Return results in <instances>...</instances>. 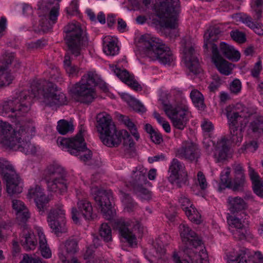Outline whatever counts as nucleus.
I'll return each mask as SVG.
<instances>
[{"mask_svg": "<svg viewBox=\"0 0 263 263\" xmlns=\"http://www.w3.org/2000/svg\"><path fill=\"white\" fill-rule=\"evenodd\" d=\"M37 98L46 105H62L66 103L67 99L63 93L54 83L45 80L34 82L30 90H24L12 99L3 102L0 104V115L4 116L10 112L15 116H23L30 108L31 98Z\"/></svg>", "mask_w": 263, "mask_h": 263, "instance_id": "nucleus-1", "label": "nucleus"}, {"mask_svg": "<svg viewBox=\"0 0 263 263\" xmlns=\"http://www.w3.org/2000/svg\"><path fill=\"white\" fill-rule=\"evenodd\" d=\"M35 127L32 125L19 124L14 129L10 124L0 122V142L5 146L25 154H33L35 147L30 142Z\"/></svg>", "mask_w": 263, "mask_h": 263, "instance_id": "nucleus-2", "label": "nucleus"}, {"mask_svg": "<svg viewBox=\"0 0 263 263\" xmlns=\"http://www.w3.org/2000/svg\"><path fill=\"white\" fill-rule=\"evenodd\" d=\"M64 31L66 33L64 40L68 47L67 53L64 60V67L69 76L73 77L78 72L79 69L77 66L71 64L69 54L75 57L80 55L82 47L87 43V37L83 35L80 24L77 22L68 24L64 27Z\"/></svg>", "mask_w": 263, "mask_h": 263, "instance_id": "nucleus-3", "label": "nucleus"}, {"mask_svg": "<svg viewBox=\"0 0 263 263\" xmlns=\"http://www.w3.org/2000/svg\"><path fill=\"white\" fill-rule=\"evenodd\" d=\"M139 44L143 54L152 60H158L164 65L170 64L173 61V54L169 47L161 43L159 39L145 34L140 37Z\"/></svg>", "mask_w": 263, "mask_h": 263, "instance_id": "nucleus-4", "label": "nucleus"}, {"mask_svg": "<svg viewBox=\"0 0 263 263\" xmlns=\"http://www.w3.org/2000/svg\"><path fill=\"white\" fill-rule=\"evenodd\" d=\"M156 15L160 26L175 28L178 26V16L180 11L179 0H162L155 5Z\"/></svg>", "mask_w": 263, "mask_h": 263, "instance_id": "nucleus-5", "label": "nucleus"}, {"mask_svg": "<svg viewBox=\"0 0 263 263\" xmlns=\"http://www.w3.org/2000/svg\"><path fill=\"white\" fill-rule=\"evenodd\" d=\"M97 128L103 143L110 147L117 145L120 142L117 137L119 135H117L119 131L117 130L111 117L105 113L99 114L97 116Z\"/></svg>", "mask_w": 263, "mask_h": 263, "instance_id": "nucleus-6", "label": "nucleus"}, {"mask_svg": "<svg viewBox=\"0 0 263 263\" xmlns=\"http://www.w3.org/2000/svg\"><path fill=\"white\" fill-rule=\"evenodd\" d=\"M97 128L103 143L110 147L117 145L120 142L117 137L119 135H117L119 131L117 130L111 117L105 113L99 114L97 116Z\"/></svg>", "mask_w": 263, "mask_h": 263, "instance_id": "nucleus-7", "label": "nucleus"}, {"mask_svg": "<svg viewBox=\"0 0 263 263\" xmlns=\"http://www.w3.org/2000/svg\"><path fill=\"white\" fill-rule=\"evenodd\" d=\"M96 80L94 72L89 71L84 75L81 80L73 86L70 91L72 94L79 97L80 102L88 104L95 98L93 87L96 86Z\"/></svg>", "mask_w": 263, "mask_h": 263, "instance_id": "nucleus-8", "label": "nucleus"}, {"mask_svg": "<svg viewBox=\"0 0 263 263\" xmlns=\"http://www.w3.org/2000/svg\"><path fill=\"white\" fill-rule=\"evenodd\" d=\"M91 191L94 194L93 198L96 202V206L100 210L104 218L108 220L113 219L116 212L111 204L112 196L111 191L100 190L97 185H95L92 186Z\"/></svg>", "mask_w": 263, "mask_h": 263, "instance_id": "nucleus-9", "label": "nucleus"}, {"mask_svg": "<svg viewBox=\"0 0 263 263\" xmlns=\"http://www.w3.org/2000/svg\"><path fill=\"white\" fill-rule=\"evenodd\" d=\"M65 171L58 165L53 164L47 167L45 180L50 191L63 194L67 191V180L65 179Z\"/></svg>", "mask_w": 263, "mask_h": 263, "instance_id": "nucleus-10", "label": "nucleus"}, {"mask_svg": "<svg viewBox=\"0 0 263 263\" xmlns=\"http://www.w3.org/2000/svg\"><path fill=\"white\" fill-rule=\"evenodd\" d=\"M82 133V129H81L74 137L71 139L59 138L57 143L62 145L63 147L68 148L69 153L75 156L79 155L81 152L87 151V154L81 155L80 157L81 160L85 162L91 158L92 154L90 150L87 149Z\"/></svg>", "mask_w": 263, "mask_h": 263, "instance_id": "nucleus-11", "label": "nucleus"}, {"mask_svg": "<svg viewBox=\"0 0 263 263\" xmlns=\"http://www.w3.org/2000/svg\"><path fill=\"white\" fill-rule=\"evenodd\" d=\"M228 107L227 117L229 121L230 130V139L232 143L237 144L241 142L242 139V120L247 118L248 116L245 114V110L240 112L230 110Z\"/></svg>", "mask_w": 263, "mask_h": 263, "instance_id": "nucleus-12", "label": "nucleus"}, {"mask_svg": "<svg viewBox=\"0 0 263 263\" xmlns=\"http://www.w3.org/2000/svg\"><path fill=\"white\" fill-rule=\"evenodd\" d=\"M0 174L6 182L7 191L9 194H18L22 192L18 175L9 162L3 158H0Z\"/></svg>", "mask_w": 263, "mask_h": 263, "instance_id": "nucleus-13", "label": "nucleus"}, {"mask_svg": "<svg viewBox=\"0 0 263 263\" xmlns=\"http://www.w3.org/2000/svg\"><path fill=\"white\" fill-rule=\"evenodd\" d=\"M115 224L121 235L130 246L136 242L137 235L139 237L143 231L142 228L137 221L129 222L121 219L117 220Z\"/></svg>", "mask_w": 263, "mask_h": 263, "instance_id": "nucleus-14", "label": "nucleus"}, {"mask_svg": "<svg viewBox=\"0 0 263 263\" xmlns=\"http://www.w3.org/2000/svg\"><path fill=\"white\" fill-rule=\"evenodd\" d=\"M47 221L50 228L57 235L65 233L68 229L65 218V211L62 205L59 206L50 210L47 217Z\"/></svg>", "mask_w": 263, "mask_h": 263, "instance_id": "nucleus-15", "label": "nucleus"}, {"mask_svg": "<svg viewBox=\"0 0 263 263\" xmlns=\"http://www.w3.org/2000/svg\"><path fill=\"white\" fill-rule=\"evenodd\" d=\"M47 221L50 228L57 235L65 233L68 229L65 218V211L62 205L59 206L50 210L47 217Z\"/></svg>", "mask_w": 263, "mask_h": 263, "instance_id": "nucleus-16", "label": "nucleus"}, {"mask_svg": "<svg viewBox=\"0 0 263 263\" xmlns=\"http://www.w3.org/2000/svg\"><path fill=\"white\" fill-rule=\"evenodd\" d=\"M231 169L226 168L220 174L219 189L229 188L234 192L242 191L246 182L245 173L234 175L233 180L230 177Z\"/></svg>", "mask_w": 263, "mask_h": 263, "instance_id": "nucleus-17", "label": "nucleus"}, {"mask_svg": "<svg viewBox=\"0 0 263 263\" xmlns=\"http://www.w3.org/2000/svg\"><path fill=\"white\" fill-rule=\"evenodd\" d=\"M162 103L164 107V111L171 120L173 126L179 129H183L187 122L186 114L187 108L182 106L173 107Z\"/></svg>", "mask_w": 263, "mask_h": 263, "instance_id": "nucleus-18", "label": "nucleus"}, {"mask_svg": "<svg viewBox=\"0 0 263 263\" xmlns=\"http://www.w3.org/2000/svg\"><path fill=\"white\" fill-rule=\"evenodd\" d=\"M184 168V165L177 159L173 160L169 168L168 180L172 184L175 183L178 187H181L187 182V173Z\"/></svg>", "mask_w": 263, "mask_h": 263, "instance_id": "nucleus-19", "label": "nucleus"}, {"mask_svg": "<svg viewBox=\"0 0 263 263\" xmlns=\"http://www.w3.org/2000/svg\"><path fill=\"white\" fill-rule=\"evenodd\" d=\"M92 206L91 203L86 199L79 200L77 208H72L71 215L73 221L77 223L81 217L86 220H93L96 217V215L92 213Z\"/></svg>", "mask_w": 263, "mask_h": 263, "instance_id": "nucleus-20", "label": "nucleus"}, {"mask_svg": "<svg viewBox=\"0 0 263 263\" xmlns=\"http://www.w3.org/2000/svg\"><path fill=\"white\" fill-rule=\"evenodd\" d=\"M177 155L191 162H197L200 157V151L198 145L192 141H184L177 151Z\"/></svg>", "mask_w": 263, "mask_h": 263, "instance_id": "nucleus-21", "label": "nucleus"}, {"mask_svg": "<svg viewBox=\"0 0 263 263\" xmlns=\"http://www.w3.org/2000/svg\"><path fill=\"white\" fill-rule=\"evenodd\" d=\"M29 199H33L40 214H43L47 210L49 198L46 196L40 186L36 185L30 188L27 194Z\"/></svg>", "mask_w": 263, "mask_h": 263, "instance_id": "nucleus-22", "label": "nucleus"}, {"mask_svg": "<svg viewBox=\"0 0 263 263\" xmlns=\"http://www.w3.org/2000/svg\"><path fill=\"white\" fill-rule=\"evenodd\" d=\"M212 62L220 72L226 76L231 74L234 65L222 57L216 44L212 45Z\"/></svg>", "mask_w": 263, "mask_h": 263, "instance_id": "nucleus-23", "label": "nucleus"}, {"mask_svg": "<svg viewBox=\"0 0 263 263\" xmlns=\"http://www.w3.org/2000/svg\"><path fill=\"white\" fill-rule=\"evenodd\" d=\"M179 229L182 241L185 244L183 249L185 246L196 249V247L201 246V240L188 226L185 224H181L179 226Z\"/></svg>", "mask_w": 263, "mask_h": 263, "instance_id": "nucleus-24", "label": "nucleus"}, {"mask_svg": "<svg viewBox=\"0 0 263 263\" xmlns=\"http://www.w3.org/2000/svg\"><path fill=\"white\" fill-rule=\"evenodd\" d=\"M184 60L191 72L197 74L202 71L197 53L192 47L184 51Z\"/></svg>", "mask_w": 263, "mask_h": 263, "instance_id": "nucleus-25", "label": "nucleus"}, {"mask_svg": "<svg viewBox=\"0 0 263 263\" xmlns=\"http://www.w3.org/2000/svg\"><path fill=\"white\" fill-rule=\"evenodd\" d=\"M197 248H191L185 246L183 251L191 260L190 263H209L208 255L206 251L203 249L198 252Z\"/></svg>", "mask_w": 263, "mask_h": 263, "instance_id": "nucleus-26", "label": "nucleus"}, {"mask_svg": "<svg viewBox=\"0 0 263 263\" xmlns=\"http://www.w3.org/2000/svg\"><path fill=\"white\" fill-rule=\"evenodd\" d=\"M228 222L230 226L236 229L233 232L234 238L239 240L247 238L249 235L248 228L242 223L240 219L230 216L228 218Z\"/></svg>", "mask_w": 263, "mask_h": 263, "instance_id": "nucleus-27", "label": "nucleus"}, {"mask_svg": "<svg viewBox=\"0 0 263 263\" xmlns=\"http://www.w3.org/2000/svg\"><path fill=\"white\" fill-rule=\"evenodd\" d=\"M113 70L116 75L123 82L136 91L141 90V85L134 79V76L130 75L126 69H121L116 66Z\"/></svg>", "mask_w": 263, "mask_h": 263, "instance_id": "nucleus-28", "label": "nucleus"}, {"mask_svg": "<svg viewBox=\"0 0 263 263\" xmlns=\"http://www.w3.org/2000/svg\"><path fill=\"white\" fill-rule=\"evenodd\" d=\"M119 135L118 139H119V143L116 146H112V147H117L121 142V140L123 139V147L126 154H128L129 156H132L135 152V143L133 141L132 137L130 134L126 130H119L117 135Z\"/></svg>", "mask_w": 263, "mask_h": 263, "instance_id": "nucleus-29", "label": "nucleus"}, {"mask_svg": "<svg viewBox=\"0 0 263 263\" xmlns=\"http://www.w3.org/2000/svg\"><path fill=\"white\" fill-rule=\"evenodd\" d=\"M79 250L78 242L76 239L69 238L64 242L62 253L59 256L62 261H65L66 258L71 257Z\"/></svg>", "mask_w": 263, "mask_h": 263, "instance_id": "nucleus-30", "label": "nucleus"}, {"mask_svg": "<svg viewBox=\"0 0 263 263\" xmlns=\"http://www.w3.org/2000/svg\"><path fill=\"white\" fill-rule=\"evenodd\" d=\"M214 157L217 162H221L227 159L229 147L224 139L217 141L215 146Z\"/></svg>", "mask_w": 263, "mask_h": 263, "instance_id": "nucleus-31", "label": "nucleus"}, {"mask_svg": "<svg viewBox=\"0 0 263 263\" xmlns=\"http://www.w3.org/2000/svg\"><path fill=\"white\" fill-rule=\"evenodd\" d=\"M228 203V209L232 214L238 213L247 208L246 201L239 197H229Z\"/></svg>", "mask_w": 263, "mask_h": 263, "instance_id": "nucleus-32", "label": "nucleus"}, {"mask_svg": "<svg viewBox=\"0 0 263 263\" xmlns=\"http://www.w3.org/2000/svg\"><path fill=\"white\" fill-rule=\"evenodd\" d=\"M249 175L252 182L254 192L258 196L263 197V182L260 180L259 175L251 167L249 166Z\"/></svg>", "mask_w": 263, "mask_h": 263, "instance_id": "nucleus-33", "label": "nucleus"}, {"mask_svg": "<svg viewBox=\"0 0 263 263\" xmlns=\"http://www.w3.org/2000/svg\"><path fill=\"white\" fill-rule=\"evenodd\" d=\"M220 50L223 56L229 60L238 61L240 59V53L238 51L235 50L232 46L224 42L220 43Z\"/></svg>", "mask_w": 263, "mask_h": 263, "instance_id": "nucleus-34", "label": "nucleus"}, {"mask_svg": "<svg viewBox=\"0 0 263 263\" xmlns=\"http://www.w3.org/2000/svg\"><path fill=\"white\" fill-rule=\"evenodd\" d=\"M221 32L218 27H214L210 30H208L204 35V45L203 47L208 50V45L215 44L213 42L217 41L218 39L219 34Z\"/></svg>", "mask_w": 263, "mask_h": 263, "instance_id": "nucleus-35", "label": "nucleus"}, {"mask_svg": "<svg viewBox=\"0 0 263 263\" xmlns=\"http://www.w3.org/2000/svg\"><path fill=\"white\" fill-rule=\"evenodd\" d=\"M179 201L182 210L185 211L186 215L188 217H190L191 220L197 224L200 223L201 222L200 219L197 218H195L193 216L192 211L190 208H192L193 210L194 208H192L193 205L191 204L189 199L185 197H181L179 199Z\"/></svg>", "mask_w": 263, "mask_h": 263, "instance_id": "nucleus-36", "label": "nucleus"}, {"mask_svg": "<svg viewBox=\"0 0 263 263\" xmlns=\"http://www.w3.org/2000/svg\"><path fill=\"white\" fill-rule=\"evenodd\" d=\"M57 129L59 134L64 135L69 132H73L74 127L71 122H68L66 120L62 119L58 122Z\"/></svg>", "mask_w": 263, "mask_h": 263, "instance_id": "nucleus-37", "label": "nucleus"}, {"mask_svg": "<svg viewBox=\"0 0 263 263\" xmlns=\"http://www.w3.org/2000/svg\"><path fill=\"white\" fill-rule=\"evenodd\" d=\"M22 238L21 242L24 249L26 250L34 249L37 241L34 235L27 233L25 234L24 237Z\"/></svg>", "mask_w": 263, "mask_h": 263, "instance_id": "nucleus-38", "label": "nucleus"}, {"mask_svg": "<svg viewBox=\"0 0 263 263\" xmlns=\"http://www.w3.org/2000/svg\"><path fill=\"white\" fill-rule=\"evenodd\" d=\"M119 120L122 121L128 127L133 136L138 140L139 139V135L137 132V128L129 117L120 115L119 116Z\"/></svg>", "mask_w": 263, "mask_h": 263, "instance_id": "nucleus-39", "label": "nucleus"}, {"mask_svg": "<svg viewBox=\"0 0 263 263\" xmlns=\"http://www.w3.org/2000/svg\"><path fill=\"white\" fill-rule=\"evenodd\" d=\"M191 98L195 105L200 110H203L205 107L202 95L197 90H194L190 94Z\"/></svg>", "mask_w": 263, "mask_h": 263, "instance_id": "nucleus-40", "label": "nucleus"}, {"mask_svg": "<svg viewBox=\"0 0 263 263\" xmlns=\"http://www.w3.org/2000/svg\"><path fill=\"white\" fill-rule=\"evenodd\" d=\"M133 173L132 178L134 188L137 185H143L146 184L147 180L145 172L133 171Z\"/></svg>", "mask_w": 263, "mask_h": 263, "instance_id": "nucleus-41", "label": "nucleus"}, {"mask_svg": "<svg viewBox=\"0 0 263 263\" xmlns=\"http://www.w3.org/2000/svg\"><path fill=\"white\" fill-rule=\"evenodd\" d=\"M14 59V53L5 52L0 61V70H8L9 65L12 64Z\"/></svg>", "mask_w": 263, "mask_h": 263, "instance_id": "nucleus-42", "label": "nucleus"}, {"mask_svg": "<svg viewBox=\"0 0 263 263\" xmlns=\"http://www.w3.org/2000/svg\"><path fill=\"white\" fill-rule=\"evenodd\" d=\"M14 77L7 70H0V87L9 85L13 80Z\"/></svg>", "mask_w": 263, "mask_h": 263, "instance_id": "nucleus-43", "label": "nucleus"}, {"mask_svg": "<svg viewBox=\"0 0 263 263\" xmlns=\"http://www.w3.org/2000/svg\"><path fill=\"white\" fill-rule=\"evenodd\" d=\"M99 235L106 242L112 240L111 230L108 223H103L101 224L99 230Z\"/></svg>", "mask_w": 263, "mask_h": 263, "instance_id": "nucleus-44", "label": "nucleus"}, {"mask_svg": "<svg viewBox=\"0 0 263 263\" xmlns=\"http://www.w3.org/2000/svg\"><path fill=\"white\" fill-rule=\"evenodd\" d=\"M250 128L253 133L261 134L263 132V117L259 116L250 123Z\"/></svg>", "mask_w": 263, "mask_h": 263, "instance_id": "nucleus-45", "label": "nucleus"}, {"mask_svg": "<svg viewBox=\"0 0 263 263\" xmlns=\"http://www.w3.org/2000/svg\"><path fill=\"white\" fill-rule=\"evenodd\" d=\"M228 262L229 263H247L246 253L241 252L235 256L232 255L228 256Z\"/></svg>", "mask_w": 263, "mask_h": 263, "instance_id": "nucleus-46", "label": "nucleus"}, {"mask_svg": "<svg viewBox=\"0 0 263 263\" xmlns=\"http://www.w3.org/2000/svg\"><path fill=\"white\" fill-rule=\"evenodd\" d=\"M119 48L114 41L109 42L104 47V52L107 55H114L118 51Z\"/></svg>", "mask_w": 263, "mask_h": 263, "instance_id": "nucleus-47", "label": "nucleus"}, {"mask_svg": "<svg viewBox=\"0 0 263 263\" xmlns=\"http://www.w3.org/2000/svg\"><path fill=\"white\" fill-rule=\"evenodd\" d=\"M16 219L20 223H26L30 218V214L27 209H25L21 212L16 213Z\"/></svg>", "mask_w": 263, "mask_h": 263, "instance_id": "nucleus-48", "label": "nucleus"}, {"mask_svg": "<svg viewBox=\"0 0 263 263\" xmlns=\"http://www.w3.org/2000/svg\"><path fill=\"white\" fill-rule=\"evenodd\" d=\"M230 35L233 40L240 43H244L246 40L245 34L238 30L232 31Z\"/></svg>", "mask_w": 263, "mask_h": 263, "instance_id": "nucleus-49", "label": "nucleus"}, {"mask_svg": "<svg viewBox=\"0 0 263 263\" xmlns=\"http://www.w3.org/2000/svg\"><path fill=\"white\" fill-rule=\"evenodd\" d=\"M134 190L144 199H148L151 197L149 191L147 189L144 187L143 185L136 186Z\"/></svg>", "mask_w": 263, "mask_h": 263, "instance_id": "nucleus-50", "label": "nucleus"}, {"mask_svg": "<svg viewBox=\"0 0 263 263\" xmlns=\"http://www.w3.org/2000/svg\"><path fill=\"white\" fill-rule=\"evenodd\" d=\"M254 3L256 7V8H254V11L255 12L254 20L258 21L261 17L262 10L260 7L262 5L263 1L262 0H254Z\"/></svg>", "mask_w": 263, "mask_h": 263, "instance_id": "nucleus-51", "label": "nucleus"}, {"mask_svg": "<svg viewBox=\"0 0 263 263\" xmlns=\"http://www.w3.org/2000/svg\"><path fill=\"white\" fill-rule=\"evenodd\" d=\"M130 105L133 107L134 110L139 113L142 114L146 110L144 105L137 100H133L131 101Z\"/></svg>", "mask_w": 263, "mask_h": 263, "instance_id": "nucleus-52", "label": "nucleus"}, {"mask_svg": "<svg viewBox=\"0 0 263 263\" xmlns=\"http://www.w3.org/2000/svg\"><path fill=\"white\" fill-rule=\"evenodd\" d=\"M220 79L218 76H214L213 81L210 83L208 88L211 92H215L221 85Z\"/></svg>", "mask_w": 263, "mask_h": 263, "instance_id": "nucleus-53", "label": "nucleus"}, {"mask_svg": "<svg viewBox=\"0 0 263 263\" xmlns=\"http://www.w3.org/2000/svg\"><path fill=\"white\" fill-rule=\"evenodd\" d=\"M203 147L206 151L208 155L211 154L213 151V147L214 146V143L212 140L209 138H205L203 141Z\"/></svg>", "mask_w": 263, "mask_h": 263, "instance_id": "nucleus-54", "label": "nucleus"}, {"mask_svg": "<svg viewBox=\"0 0 263 263\" xmlns=\"http://www.w3.org/2000/svg\"><path fill=\"white\" fill-rule=\"evenodd\" d=\"M241 88V82L238 79L234 80L230 85V90L232 92L234 93H237L240 92Z\"/></svg>", "mask_w": 263, "mask_h": 263, "instance_id": "nucleus-55", "label": "nucleus"}, {"mask_svg": "<svg viewBox=\"0 0 263 263\" xmlns=\"http://www.w3.org/2000/svg\"><path fill=\"white\" fill-rule=\"evenodd\" d=\"M20 263H45L42 261L40 258L32 257L27 254L24 256L23 260Z\"/></svg>", "mask_w": 263, "mask_h": 263, "instance_id": "nucleus-56", "label": "nucleus"}, {"mask_svg": "<svg viewBox=\"0 0 263 263\" xmlns=\"http://www.w3.org/2000/svg\"><path fill=\"white\" fill-rule=\"evenodd\" d=\"M58 15L59 6L53 7L50 11L49 14V18L50 21H52L53 24H54L57 20Z\"/></svg>", "mask_w": 263, "mask_h": 263, "instance_id": "nucleus-57", "label": "nucleus"}, {"mask_svg": "<svg viewBox=\"0 0 263 263\" xmlns=\"http://www.w3.org/2000/svg\"><path fill=\"white\" fill-rule=\"evenodd\" d=\"M12 207L16 213H18V212H21L24 210V209H27L23 202L18 200H14L12 201Z\"/></svg>", "mask_w": 263, "mask_h": 263, "instance_id": "nucleus-58", "label": "nucleus"}, {"mask_svg": "<svg viewBox=\"0 0 263 263\" xmlns=\"http://www.w3.org/2000/svg\"><path fill=\"white\" fill-rule=\"evenodd\" d=\"M50 78L52 80L58 82H61L62 81V78L61 77L60 72L57 68L53 69L50 71Z\"/></svg>", "mask_w": 263, "mask_h": 263, "instance_id": "nucleus-59", "label": "nucleus"}, {"mask_svg": "<svg viewBox=\"0 0 263 263\" xmlns=\"http://www.w3.org/2000/svg\"><path fill=\"white\" fill-rule=\"evenodd\" d=\"M94 75L96 77V86H98V87L102 90L104 92H107L108 91V89L107 86V84L105 82L100 80L98 76L94 73Z\"/></svg>", "mask_w": 263, "mask_h": 263, "instance_id": "nucleus-60", "label": "nucleus"}, {"mask_svg": "<svg viewBox=\"0 0 263 263\" xmlns=\"http://www.w3.org/2000/svg\"><path fill=\"white\" fill-rule=\"evenodd\" d=\"M197 177L201 189L202 190L205 189L207 186V183L204 175L202 172H199L198 173Z\"/></svg>", "mask_w": 263, "mask_h": 263, "instance_id": "nucleus-61", "label": "nucleus"}, {"mask_svg": "<svg viewBox=\"0 0 263 263\" xmlns=\"http://www.w3.org/2000/svg\"><path fill=\"white\" fill-rule=\"evenodd\" d=\"M234 175L245 173V170L241 164L235 162L232 165Z\"/></svg>", "mask_w": 263, "mask_h": 263, "instance_id": "nucleus-62", "label": "nucleus"}, {"mask_svg": "<svg viewBox=\"0 0 263 263\" xmlns=\"http://www.w3.org/2000/svg\"><path fill=\"white\" fill-rule=\"evenodd\" d=\"M150 138L152 141L156 144H160L163 141L161 134L156 131L150 135Z\"/></svg>", "mask_w": 263, "mask_h": 263, "instance_id": "nucleus-63", "label": "nucleus"}, {"mask_svg": "<svg viewBox=\"0 0 263 263\" xmlns=\"http://www.w3.org/2000/svg\"><path fill=\"white\" fill-rule=\"evenodd\" d=\"M250 260H252L253 263H263V255L259 252H256L251 257Z\"/></svg>", "mask_w": 263, "mask_h": 263, "instance_id": "nucleus-64", "label": "nucleus"}]
</instances>
